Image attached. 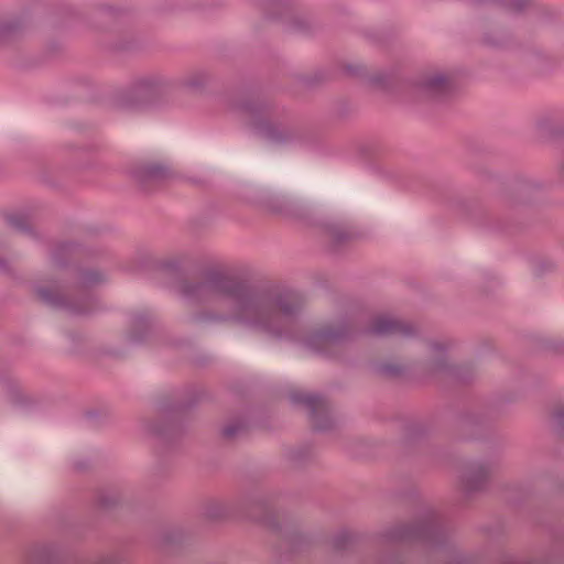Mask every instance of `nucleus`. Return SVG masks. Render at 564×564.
Instances as JSON below:
<instances>
[{
    "mask_svg": "<svg viewBox=\"0 0 564 564\" xmlns=\"http://www.w3.org/2000/svg\"><path fill=\"white\" fill-rule=\"evenodd\" d=\"M256 137L267 141H288L290 139V134L284 129L269 121L258 123Z\"/></svg>",
    "mask_w": 564,
    "mask_h": 564,
    "instance_id": "obj_3",
    "label": "nucleus"
},
{
    "mask_svg": "<svg viewBox=\"0 0 564 564\" xmlns=\"http://www.w3.org/2000/svg\"><path fill=\"white\" fill-rule=\"evenodd\" d=\"M156 82L145 78L137 82L131 87L116 93L111 104L118 109H137L149 105L158 95Z\"/></svg>",
    "mask_w": 564,
    "mask_h": 564,
    "instance_id": "obj_1",
    "label": "nucleus"
},
{
    "mask_svg": "<svg viewBox=\"0 0 564 564\" xmlns=\"http://www.w3.org/2000/svg\"><path fill=\"white\" fill-rule=\"evenodd\" d=\"M451 83L441 74H435L424 78L419 84V93L426 99L440 100L446 97L451 91Z\"/></svg>",
    "mask_w": 564,
    "mask_h": 564,
    "instance_id": "obj_2",
    "label": "nucleus"
},
{
    "mask_svg": "<svg viewBox=\"0 0 564 564\" xmlns=\"http://www.w3.org/2000/svg\"><path fill=\"white\" fill-rule=\"evenodd\" d=\"M387 330H388V325H386V323H383V322H380V323L376 326V328H375V332H376V333H378V334H382V333H384V332H387Z\"/></svg>",
    "mask_w": 564,
    "mask_h": 564,
    "instance_id": "obj_7",
    "label": "nucleus"
},
{
    "mask_svg": "<svg viewBox=\"0 0 564 564\" xmlns=\"http://www.w3.org/2000/svg\"><path fill=\"white\" fill-rule=\"evenodd\" d=\"M538 129L541 131L549 130L550 135H552V137H564V127L552 126L549 128L546 121H539Z\"/></svg>",
    "mask_w": 564,
    "mask_h": 564,
    "instance_id": "obj_6",
    "label": "nucleus"
},
{
    "mask_svg": "<svg viewBox=\"0 0 564 564\" xmlns=\"http://www.w3.org/2000/svg\"><path fill=\"white\" fill-rule=\"evenodd\" d=\"M479 2L499 3L511 11H521L527 7L529 0H480Z\"/></svg>",
    "mask_w": 564,
    "mask_h": 564,
    "instance_id": "obj_4",
    "label": "nucleus"
},
{
    "mask_svg": "<svg viewBox=\"0 0 564 564\" xmlns=\"http://www.w3.org/2000/svg\"><path fill=\"white\" fill-rule=\"evenodd\" d=\"M206 78H207V75L204 72L191 74L186 78L185 85L189 88H199V86L205 83Z\"/></svg>",
    "mask_w": 564,
    "mask_h": 564,
    "instance_id": "obj_5",
    "label": "nucleus"
}]
</instances>
